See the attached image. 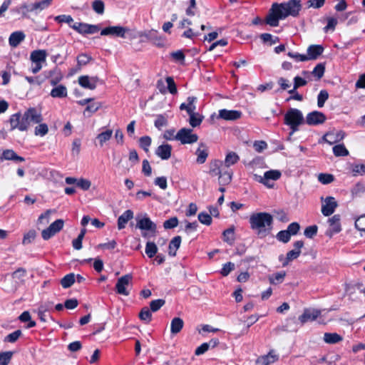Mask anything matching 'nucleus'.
<instances>
[{"mask_svg": "<svg viewBox=\"0 0 365 365\" xmlns=\"http://www.w3.org/2000/svg\"><path fill=\"white\" fill-rule=\"evenodd\" d=\"M98 81V78L97 76H81L78 78L79 85L90 90H94L96 88Z\"/></svg>", "mask_w": 365, "mask_h": 365, "instance_id": "nucleus-18", "label": "nucleus"}, {"mask_svg": "<svg viewBox=\"0 0 365 365\" xmlns=\"http://www.w3.org/2000/svg\"><path fill=\"white\" fill-rule=\"evenodd\" d=\"M195 154L197 156L196 163L197 164L205 163L209 155L208 146L204 143H200Z\"/></svg>", "mask_w": 365, "mask_h": 365, "instance_id": "nucleus-17", "label": "nucleus"}, {"mask_svg": "<svg viewBox=\"0 0 365 365\" xmlns=\"http://www.w3.org/2000/svg\"><path fill=\"white\" fill-rule=\"evenodd\" d=\"M249 222L250 228L262 237L267 235L272 230L273 217L267 212L253 213L250 217Z\"/></svg>", "mask_w": 365, "mask_h": 365, "instance_id": "nucleus-2", "label": "nucleus"}, {"mask_svg": "<svg viewBox=\"0 0 365 365\" xmlns=\"http://www.w3.org/2000/svg\"><path fill=\"white\" fill-rule=\"evenodd\" d=\"M332 150L334 155L336 157L347 156L349 155V151L344 144L334 145Z\"/></svg>", "mask_w": 365, "mask_h": 365, "instance_id": "nucleus-39", "label": "nucleus"}, {"mask_svg": "<svg viewBox=\"0 0 365 365\" xmlns=\"http://www.w3.org/2000/svg\"><path fill=\"white\" fill-rule=\"evenodd\" d=\"M282 174L279 170H270L264 173L263 176L259 175L257 174L253 175V178L255 181L263 184L268 188H272L273 187V183H270V180L275 181L280 178Z\"/></svg>", "mask_w": 365, "mask_h": 365, "instance_id": "nucleus-4", "label": "nucleus"}, {"mask_svg": "<svg viewBox=\"0 0 365 365\" xmlns=\"http://www.w3.org/2000/svg\"><path fill=\"white\" fill-rule=\"evenodd\" d=\"M302 9L300 0H289L285 3H274L266 18V23L271 26H277L279 19L289 16L296 17Z\"/></svg>", "mask_w": 365, "mask_h": 365, "instance_id": "nucleus-1", "label": "nucleus"}, {"mask_svg": "<svg viewBox=\"0 0 365 365\" xmlns=\"http://www.w3.org/2000/svg\"><path fill=\"white\" fill-rule=\"evenodd\" d=\"M140 146L147 153L151 144V138L149 136H143L139 139Z\"/></svg>", "mask_w": 365, "mask_h": 365, "instance_id": "nucleus-54", "label": "nucleus"}, {"mask_svg": "<svg viewBox=\"0 0 365 365\" xmlns=\"http://www.w3.org/2000/svg\"><path fill=\"white\" fill-rule=\"evenodd\" d=\"M326 119L327 118L323 113L314 110L307 114L305 123L309 125H317L324 123Z\"/></svg>", "mask_w": 365, "mask_h": 365, "instance_id": "nucleus-11", "label": "nucleus"}, {"mask_svg": "<svg viewBox=\"0 0 365 365\" xmlns=\"http://www.w3.org/2000/svg\"><path fill=\"white\" fill-rule=\"evenodd\" d=\"M232 173L228 171L224 172L223 173L220 172V174L218 175L219 183L223 185L229 184L232 180Z\"/></svg>", "mask_w": 365, "mask_h": 365, "instance_id": "nucleus-47", "label": "nucleus"}, {"mask_svg": "<svg viewBox=\"0 0 365 365\" xmlns=\"http://www.w3.org/2000/svg\"><path fill=\"white\" fill-rule=\"evenodd\" d=\"M47 53L45 50H35L31 53L30 59L32 63H41L46 62Z\"/></svg>", "mask_w": 365, "mask_h": 365, "instance_id": "nucleus-25", "label": "nucleus"}, {"mask_svg": "<svg viewBox=\"0 0 365 365\" xmlns=\"http://www.w3.org/2000/svg\"><path fill=\"white\" fill-rule=\"evenodd\" d=\"M180 243H181V237L180 236H176L172 239V240L170 241V242L169 244V247H168V248H169L168 253L170 256L174 257L176 255V252L178 250V248L180 247Z\"/></svg>", "mask_w": 365, "mask_h": 365, "instance_id": "nucleus-30", "label": "nucleus"}, {"mask_svg": "<svg viewBox=\"0 0 365 365\" xmlns=\"http://www.w3.org/2000/svg\"><path fill=\"white\" fill-rule=\"evenodd\" d=\"M304 246V242L302 240L296 241L294 243V249L292 250H290L287 253V257L285 259V261L282 263L283 266H286L288 264V263L293 260L297 259L301 253V248Z\"/></svg>", "mask_w": 365, "mask_h": 365, "instance_id": "nucleus-15", "label": "nucleus"}, {"mask_svg": "<svg viewBox=\"0 0 365 365\" xmlns=\"http://www.w3.org/2000/svg\"><path fill=\"white\" fill-rule=\"evenodd\" d=\"M52 1L53 0H42L34 3L36 13L41 11L42 10L48 8L51 4Z\"/></svg>", "mask_w": 365, "mask_h": 365, "instance_id": "nucleus-46", "label": "nucleus"}, {"mask_svg": "<svg viewBox=\"0 0 365 365\" xmlns=\"http://www.w3.org/2000/svg\"><path fill=\"white\" fill-rule=\"evenodd\" d=\"M139 318L145 324H148L152 319V314L150 309L147 307L142 308L139 313Z\"/></svg>", "mask_w": 365, "mask_h": 365, "instance_id": "nucleus-38", "label": "nucleus"}, {"mask_svg": "<svg viewBox=\"0 0 365 365\" xmlns=\"http://www.w3.org/2000/svg\"><path fill=\"white\" fill-rule=\"evenodd\" d=\"M133 218V212L131 210H125L118 219V228L122 230L125 227L128 222Z\"/></svg>", "mask_w": 365, "mask_h": 365, "instance_id": "nucleus-24", "label": "nucleus"}, {"mask_svg": "<svg viewBox=\"0 0 365 365\" xmlns=\"http://www.w3.org/2000/svg\"><path fill=\"white\" fill-rule=\"evenodd\" d=\"M21 334H22V332L21 330H19V329L16 330L15 331L8 334L5 337L4 341L10 342V343H14L18 340V339L21 336Z\"/></svg>", "mask_w": 365, "mask_h": 365, "instance_id": "nucleus-55", "label": "nucleus"}, {"mask_svg": "<svg viewBox=\"0 0 365 365\" xmlns=\"http://www.w3.org/2000/svg\"><path fill=\"white\" fill-rule=\"evenodd\" d=\"M10 130L18 129L20 131H26L29 129V123L24 114L20 112L11 115L9 118Z\"/></svg>", "mask_w": 365, "mask_h": 365, "instance_id": "nucleus-5", "label": "nucleus"}, {"mask_svg": "<svg viewBox=\"0 0 365 365\" xmlns=\"http://www.w3.org/2000/svg\"><path fill=\"white\" fill-rule=\"evenodd\" d=\"M178 220L176 217H173L163 222V227L165 229H173L178 226Z\"/></svg>", "mask_w": 365, "mask_h": 365, "instance_id": "nucleus-60", "label": "nucleus"}, {"mask_svg": "<svg viewBox=\"0 0 365 365\" xmlns=\"http://www.w3.org/2000/svg\"><path fill=\"white\" fill-rule=\"evenodd\" d=\"M222 164V162L217 160H215L210 162V170L209 173L212 176H217L220 174V165Z\"/></svg>", "mask_w": 365, "mask_h": 365, "instance_id": "nucleus-35", "label": "nucleus"}, {"mask_svg": "<svg viewBox=\"0 0 365 365\" xmlns=\"http://www.w3.org/2000/svg\"><path fill=\"white\" fill-rule=\"evenodd\" d=\"M172 146L169 144H163L158 147L155 154L162 160H168L171 156Z\"/></svg>", "mask_w": 365, "mask_h": 365, "instance_id": "nucleus-21", "label": "nucleus"}, {"mask_svg": "<svg viewBox=\"0 0 365 365\" xmlns=\"http://www.w3.org/2000/svg\"><path fill=\"white\" fill-rule=\"evenodd\" d=\"M26 36L23 31H18L13 32L9 38V43L11 47H17L25 38Z\"/></svg>", "mask_w": 365, "mask_h": 365, "instance_id": "nucleus-22", "label": "nucleus"}, {"mask_svg": "<svg viewBox=\"0 0 365 365\" xmlns=\"http://www.w3.org/2000/svg\"><path fill=\"white\" fill-rule=\"evenodd\" d=\"M38 125L36 126L34 130V134L36 135L44 136L48 132V125L46 123H38Z\"/></svg>", "mask_w": 365, "mask_h": 365, "instance_id": "nucleus-48", "label": "nucleus"}, {"mask_svg": "<svg viewBox=\"0 0 365 365\" xmlns=\"http://www.w3.org/2000/svg\"><path fill=\"white\" fill-rule=\"evenodd\" d=\"M64 222L61 219L56 220L49 225L50 230H51L55 234L58 232L63 227Z\"/></svg>", "mask_w": 365, "mask_h": 365, "instance_id": "nucleus-56", "label": "nucleus"}, {"mask_svg": "<svg viewBox=\"0 0 365 365\" xmlns=\"http://www.w3.org/2000/svg\"><path fill=\"white\" fill-rule=\"evenodd\" d=\"M71 27L81 34H93L100 30L98 25L88 24L86 23L76 22Z\"/></svg>", "mask_w": 365, "mask_h": 365, "instance_id": "nucleus-9", "label": "nucleus"}, {"mask_svg": "<svg viewBox=\"0 0 365 365\" xmlns=\"http://www.w3.org/2000/svg\"><path fill=\"white\" fill-rule=\"evenodd\" d=\"M199 221L204 225H210L212 223V217L207 212H200L198 215Z\"/></svg>", "mask_w": 365, "mask_h": 365, "instance_id": "nucleus-63", "label": "nucleus"}, {"mask_svg": "<svg viewBox=\"0 0 365 365\" xmlns=\"http://www.w3.org/2000/svg\"><path fill=\"white\" fill-rule=\"evenodd\" d=\"M19 319L21 322H29V324L26 326V328H32L36 326V322L34 321L31 320L30 313L27 311L24 312L20 316Z\"/></svg>", "mask_w": 365, "mask_h": 365, "instance_id": "nucleus-45", "label": "nucleus"}, {"mask_svg": "<svg viewBox=\"0 0 365 365\" xmlns=\"http://www.w3.org/2000/svg\"><path fill=\"white\" fill-rule=\"evenodd\" d=\"M136 227L141 230H147L155 233L157 230L156 225L145 215L143 217H137Z\"/></svg>", "mask_w": 365, "mask_h": 365, "instance_id": "nucleus-12", "label": "nucleus"}, {"mask_svg": "<svg viewBox=\"0 0 365 365\" xmlns=\"http://www.w3.org/2000/svg\"><path fill=\"white\" fill-rule=\"evenodd\" d=\"M353 176L365 175V165L363 164H353L351 166Z\"/></svg>", "mask_w": 365, "mask_h": 365, "instance_id": "nucleus-43", "label": "nucleus"}, {"mask_svg": "<svg viewBox=\"0 0 365 365\" xmlns=\"http://www.w3.org/2000/svg\"><path fill=\"white\" fill-rule=\"evenodd\" d=\"M197 140L198 135L193 133L190 128H181L176 133V140L180 141L182 144H192L196 143Z\"/></svg>", "mask_w": 365, "mask_h": 365, "instance_id": "nucleus-6", "label": "nucleus"}, {"mask_svg": "<svg viewBox=\"0 0 365 365\" xmlns=\"http://www.w3.org/2000/svg\"><path fill=\"white\" fill-rule=\"evenodd\" d=\"M196 100H197V98L195 96H189L187 98V113L188 114L195 113L196 106L195 105V103Z\"/></svg>", "mask_w": 365, "mask_h": 365, "instance_id": "nucleus-53", "label": "nucleus"}, {"mask_svg": "<svg viewBox=\"0 0 365 365\" xmlns=\"http://www.w3.org/2000/svg\"><path fill=\"white\" fill-rule=\"evenodd\" d=\"M184 326L183 320L180 317H174L170 323V332L172 334H178Z\"/></svg>", "mask_w": 365, "mask_h": 365, "instance_id": "nucleus-27", "label": "nucleus"}, {"mask_svg": "<svg viewBox=\"0 0 365 365\" xmlns=\"http://www.w3.org/2000/svg\"><path fill=\"white\" fill-rule=\"evenodd\" d=\"M240 160L239 155L235 152H229L225 159L224 164L225 167L229 168L237 163Z\"/></svg>", "mask_w": 365, "mask_h": 365, "instance_id": "nucleus-33", "label": "nucleus"}, {"mask_svg": "<svg viewBox=\"0 0 365 365\" xmlns=\"http://www.w3.org/2000/svg\"><path fill=\"white\" fill-rule=\"evenodd\" d=\"M113 135V130H107L105 132H102L99 133L96 138L99 141V143L101 146H103V144L109 140Z\"/></svg>", "mask_w": 365, "mask_h": 365, "instance_id": "nucleus-41", "label": "nucleus"}, {"mask_svg": "<svg viewBox=\"0 0 365 365\" xmlns=\"http://www.w3.org/2000/svg\"><path fill=\"white\" fill-rule=\"evenodd\" d=\"M76 281V276L73 273H70L64 276L61 280V286L65 288L71 287Z\"/></svg>", "mask_w": 365, "mask_h": 365, "instance_id": "nucleus-34", "label": "nucleus"}, {"mask_svg": "<svg viewBox=\"0 0 365 365\" xmlns=\"http://www.w3.org/2000/svg\"><path fill=\"white\" fill-rule=\"evenodd\" d=\"M223 240L229 245H232L235 242V230L233 227L225 230L223 233Z\"/></svg>", "mask_w": 365, "mask_h": 365, "instance_id": "nucleus-37", "label": "nucleus"}, {"mask_svg": "<svg viewBox=\"0 0 365 365\" xmlns=\"http://www.w3.org/2000/svg\"><path fill=\"white\" fill-rule=\"evenodd\" d=\"M285 275L286 273L284 271L277 272L272 275H270L269 277V282L273 284L282 283L284 279Z\"/></svg>", "mask_w": 365, "mask_h": 365, "instance_id": "nucleus-40", "label": "nucleus"}, {"mask_svg": "<svg viewBox=\"0 0 365 365\" xmlns=\"http://www.w3.org/2000/svg\"><path fill=\"white\" fill-rule=\"evenodd\" d=\"M307 83V81L299 76H296L294 78V87L292 89L289 90V93H294L297 88L301 86H304Z\"/></svg>", "mask_w": 365, "mask_h": 365, "instance_id": "nucleus-44", "label": "nucleus"}, {"mask_svg": "<svg viewBox=\"0 0 365 365\" xmlns=\"http://www.w3.org/2000/svg\"><path fill=\"white\" fill-rule=\"evenodd\" d=\"M15 11L19 14H21L23 16H26L29 12H36L34 3L29 4L24 3L19 7L16 8Z\"/></svg>", "mask_w": 365, "mask_h": 365, "instance_id": "nucleus-32", "label": "nucleus"}, {"mask_svg": "<svg viewBox=\"0 0 365 365\" xmlns=\"http://www.w3.org/2000/svg\"><path fill=\"white\" fill-rule=\"evenodd\" d=\"M321 200L322 202V215L326 217L331 215L334 212L336 208L338 207V203L335 198L331 196H328L325 198L322 197Z\"/></svg>", "mask_w": 365, "mask_h": 365, "instance_id": "nucleus-8", "label": "nucleus"}, {"mask_svg": "<svg viewBox=\"0 0 365 365\" xmlns=\"http://www.w3.org/2000/svg\"><path fill=\"white\" fill-rule=\"evenodd\" d=\"M284 123L291 130L289 136L299 130V127L305 123L304 118L301 110L297 108L289 109L284 115Z\"/></svg>", "mask_w": 365, "mask_h": 365, "instance_id": "nucleus-3", "label": "nucleus"}, {"mask_svg": "<svg viewBox=\"0 0 365 365\" xmlns=\"http://www.w3.org/2000/svg\"><path fill=\"white\" fill-rule=\"evenodd\" d=\"M355 227L362 232H365V215H362L355 220Z\"/></svg>", "mask_w": 365, "mask_h": 365, "instance_id": "nucleus-64", "label": "nucleus"}, {"mask_svg": "<svg viewBox=\"0 0 365 365\" xmlns=\"http://www.w3.org/2000/svg\"><path fill=\"white\" fill-rule=\"evenodd\" d=\"M158 252V247L153 242H148L145 245V253L149 258H153Z\"/></svg>", "mask_w": 365, "mask_h": 365, "instance_id": "nucleus-42", "label": "nucleus"}, {"mask_svg": "<svg viewBox=\"0 0 365 365\" xmlns=\"http://www.w3.org/2000/svg\"><path fill=\"white\" fill-rule=\"evenodd\" d=\"M23 114L26 121H28L29 127L31 123L37 124L43 120L41 113L35 108H29Z\"/></svg>", "mask_w": 365, "mask_h": 365, "instance_id": "nucleus-13", "label": "nucleus"}, {"mask_svg": "<svg viewBox=\"0 0 365 365\" xmlns=\"http://www.w3.org/2000/svg\"><path fill=\"white\" fill-rule=\"evenodd\" d=\"M13 353L11 351H6L0 353V365H8L11 361Z\"/></svg>", "mask_w": 365, "mask_h": 365, "instance_id": "nucleus-59", "label": "nucleus"}, {"mask_svg": "<svg viewBox=\"0 0 365 365\" xmlns=\"http://www.w3.org/2000/svg\"><path fill=\"white\" fill-rule=\"evenodd\" d=\"M341 216L339 215H334L328 219V223L329 225V231L331 234L339 233L341 230Z\"/></svg>", "mask_w": 365, "mask_h": 365, "instance_id": "nucleus-19", "label": "nucleus"}, {"mask_svg": "<svg viewBox=\"0 0 365 365\" xmlns=\"http://www.w3.org/2000/svg\"><path fill=\"white\" fill-rule=\"evenodd\" d=\"M329 98V93L326 90L320 91L317 96V106L319 108H322L324 106L326 101Z\"/></svg>", "mask_w": 365, "mask_h": 365, "instance_id": "nucleus-50", "label": "nucleus"}, {"mask_svg": "<svg viewBox=\"0 0 365 365\" xmlns=\"http://www.w3.org/2000/svg\"><path fill=\"white\" fill-rule=\"evenodd\" d=\"M50 95L53 98H61L66 97L67 96V88L63 85H61V84L58 85V86L54 87L51 90Z\"/></svg>", "mask_w": 365, "mask_h": 365, "instance_id": "nucleus-29", "label": "nucleus"}, {"mask_svg": "<svg viewBox=\"0 0 365 365\" xmlns=\"http://www.w3.org/2000/svg\"><path fill=\"white\" fill-rule=\"evenodd\" d=\"M128 29L120 26H108L101 30L102 36H113L116 37L125 38Z\"/></svg>", "mask_w": 365, "mask_h": 365, "instance_id": "nucleus-10", "label": "nucleus"}, {"mask_svg": "<svg viewBox=\"0 0 365 365\" xmlns=\"http://www.w3.org/2000/svg\"><path fill=\"white\" fill-rule=\"evenodd\" d=\"M324 51V48L320 45H311L307 48V58L309 60L317 59Z\"/></svg>", "mask_w": 365, "mask_h": 365, "instance_id": "nucleus-20", "label": "nucleus"}, {"mask_svg": "<svg viewBox=\"0 0 365 365\" xmlns=\"http://www.w3.org/2000/svg\"><path fill=\"white\" fill-rule=\"evenodd\" d=\"M133 276L131 274H125L118 279L115 284V291L118 294L128 296L130 292L128 288L132 285Z\"/></svg>", "mask_w": 365, "mask_h": 365, "instance_id": "nucleus-7", "label": "nucleus"}, {"mask_svg": "<svg viewBox=\"0 0 365 365\" xmlns=\"http://www.w3.org/2000/svg\"><path fill=\"white\" fill-rule=\"evenodd\" d=\"M153 197L156 198L155 195L151 191L139 190L135 194L136 200L143 201L148 197Z\"/></svg>", "mask_w": 365, "mask_h": 365, "instance_id": "nucleus-58", "label": "nucleus"}, {"mask_svg": "<svg viewBox=\"0 0 365 365\" xmlns=\"http://www.w3.org/2000/svg\"><path fill=\"white\" fill-rule=\"evenodd\" d=\"M365 192V182H358L351 189V194L353 198L361 196Z\"/></svg>", "mask_w": 365, "mask_h": 365, "instance_id": "nucleus-31", "label": "nucleus"}, {"mask_svg": "<svg viewBox=\"0 0 365 365\" xmlns=\"http://www.w3.org/2000/svg\"><path fill=\"white\" fill-rule=\"evenodd\" d=\"M290 238L291 235L286 230L279 231L277 235V239L284 243L288 242L290 240Z\"/></svg>", "mask_w": 365, "mask_h": 365, "instance_id": "nucleus-62", "label": "nucleus"}, {"mask_svg": "<svg viewBox=\"0 0 365 365\" xmlns=\"http://www.w3.org/2000/svg\"><path fill=\"white\" fill-rule=\"evenodd\" d=\"M188 115L190 116L189 123L192 128L199 126L201 124L203 120L202 115L196 112Z\"/></svg>", "mask_w": 365, "mask_h": 365, "instance_id": "nucleus-36", "label": "nucleus"}, {"mask_svg": "<svg viewBox=\"0 0 365 365\" xmlns=\"http://www.w3.org/2000/svg\"><path fill=\"white\" fill-rule=\"evenodd\" d=\"M321 314V311L316 309H305L303 314L299 316V322L304 324L307 322L315 320Z\"/></svg>", "mask_w": 365, "mask_h": 365, "instance_id": "nucleus-16", "label": "nucleus"}, {"mask_svg": "<svg viewBox=\"0 0 365 365\" xmlns=\"http://www.w3.org/2000/svg\"><path fill=\"white\" fill-rule=\"evenodd\" d=\"M278 360V356L273 354L271 351L267 355L259 357L257 360V363L261 364L262 365H269L272 363Z\"/></svg>", "mask_w": 365, "mask_h": 365, "instance_id": "nucleus-26", "label": "nucleus"}, {"mask_svg": "<svg viewBox=\"0 0 365 365\" xmlns=\"http://www.w3.org/2000/svg\"><path fill=\"white\" fill-rule=\"evenodd\" d=\"M93 9L98 14L104 12V3L101 0H96L92 4Z\"/></svg>", "mask_w": 365, "mask_h": 365, "instance_id": "nucleus-61", "label": "nucleus"}, {"mask_svg": "<svg viewBox=\"0 0 365 365\" xmlns=\"http://www.w3.org/2000/svg\"><path fill=\"white\" fill-rule=\"evenodd\" d=\"M241 116L242 112L240 110L221 109L218 111L217 118L233 121L240 118Z\"/></svg>", "mask_w": 365, "mask_h": 365, "instance_id": "nucleus-14", "label": "nucleus"}, {"mask_svg": "<svg viewBox=\"0 0 365 365\" xmlns=\"http://www.w3.org/2000/svg\"><path fill=\"white\" fill-rule=\"evenodd\" d=\"M165 81L168 84V91L171 93V94H176L178 91H177V87H176V84L174 81V79L173 77L171 76H168L166 78H165Z\"/></svg>", "mask_w": 365, "mask_h": 365, "instance_id": "nucleus-57", "label": "nucleus"}, {"mask_svg": "<svg viewBox=\"0 0 365 365\" xmlns=\"http://www.w3.org/2000/svg\"><path fill=\"white\" fill-rule=\"evenodd\" d=\"M145 37L158 47H163L165 44L163 38L158 35L156 31H150L145 35Z\"/></svg>", "mask_w": 365, "mask_h": 365, "instance_id": "nucleus-23", "label": "nucleus"}, {"mask_svg": "<svg viewBox=\"0 0 365 365\" xmlns=\"http://www.w3.org/2000/svg\"><path fill=\"white\" fill-rule=\"evenodd\" d=\"M343 340V337L337 333L326 332L324 334V341L329 344H335Z\"/></svg>", "mask_w": 365, "mask_h": 365, "instance_id": "nucleus-28", "label": "nucleus"}, {"mask_svg": "<svg viewBox=\"0 0 365 365\" xmlns=\"http://www.w3.org/2000/svg\"><path fill=\"white\" fill-rule=\"evenodd\" d=\"M165 300L161 299L153 300L150 303V309L153 312H157L165 304Z\"/></svg>", "mask_w": 365, "mask_h": 365, "instance_id": "nucleus-52", "label": "nucleus"}, {"mask_svg": "<svg viewBox=\"0 0 365 365\" xmlns=\"http://www.w3.org/2000/svg\"><path fill=\"white\" fill-rule=\"evenodd\" d=\"M324 66L322 63H319L314 67L312 72V74L314 76L317 80H319L324 76Z\"/></svg>", "mask_w": 365, "mask_h": 365, "instance_id": "nucleus-51", "label": "nucleus"}, {"mask_svg": "<svg viewBox=\"0 0 365 365\" xmlns=\"http://www.w3.org/2000/svg\"><path fill=\"white\" fill-rule=\"evenodd\" d=\"M318 180L323 185H327L334 180V177L331 174L320 173L318 175Z\"/></svg>", "mask_w": 365, "mask_h": 365, "instance_id": "nucleus-49", "label": "nucleus"}]
</instances>
